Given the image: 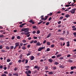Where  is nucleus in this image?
<instances>
[{"label": "nucleus", "mask_w": 76, "mask_h": 76, "mask_svg": "<svg viewBox=\"0 0 76 76\" xmlns=\"http://www.w3.org/2000/svg\"><path fill=\"white\" fill-rule=\"evenodd\" d=\"M17 38L18 39H20V37L19 36H18L17 37Z\"/></svg>", "instance_id": "7c9ffc66"}, {"label": "nucleus", "mask_w": 76, "mask_h": 76, "mask_svg": "<svg viewBox=\"0 0 76 76\" xmlns=\"http://www.w3.org/2000/svg\"><path fill=\"white\" fill-rule=\"evenodd\" d=\"M67 57H71V55L69 54L68 55H67Z\"/></svg>", "instance_id": "473e14b6"}, {"label": "nucleus", "mask_w": 76, "mask_h": 76, "mask_svg": "<svg viewBox=\"0 0 76 76\" xmlns=\"http://www.w3.org/2000/svg\"><path fill=\"white\" fill-rule=\"evenodd\" d=\"M11 60L10 59H8L7 60V62H10V61Z\"/></svg>", "instance_id": "49530a36"}, {"label": "nucleus", "mask_w": 76, "mask_h": 76, "mask_svg": "<svg viewBox=\"0 0 76 76\" xmlns=\"http://www.w3.org/2000/svg\"><path fill=\"white\" fill-rule=\"evenodd\" d=\"M25 61H26V63L25 64H26L28 63V59H26L25 60Z\"/></svg>", "instance_id": "b1692460"}, {"label": "nucleus", "mask_w": 76, "mask_h": 76, "mask_svg": "<svg viewBox=\"0 0 76 76\" xmlns=\"http://www.w3.org/2000/svg\"><path fill=\"white\" fill-rule=\"evenodd\" d=\"M22 42L23 43H25V42H26V40L24 39L22 40Z\"/></svg>", "instance_id": "dca6fc26"}, {"label": "nucleus", "mask_w": 76, "mask_h": 76, "mask_svg": "<svg viewBox=\"0 0 76 76\" xmlns=\"http://www.w3.org/2000/svg\"><path fill=\"white\" fill-rule=\"evenodd\" d=\"M53 60L52 59H49V62L50 63H52V62H53Z\"/></svg>", "instance_id": "f8f14e48"}, {"label": "nucleus", "mask_w": 76, "mask_h": 76, "mask_svg": "<svg viewBox=\"0 0 76 76\" xmlns=\"http://www.w3.org/2000/svg\"><path fill=\"white\" fill-rule=\"evenodd\" d=\"M61 56V55L60 54H58L57 55V57H60Z\"/></svg>", "instance_id": "2eb2a0df"}, {"label": "nucleus", "mask_w": 76, "mask_h": 76, "mask_svg": "<svg viewBox=\"0 0 76 76\" xmlns=\"http://www.w3.org/2000/svg\"><path fill=\"white\" fill-rule=\"evenodd\" d=\"M12 63H12V62H10L9 63V65H12Z\"/></svg>", "instance_id": "774afa93"}, {"label": "nucleus", "mask_w": 76, "mask_h": 76, "mask_svg": "<svg viewBox=\"0 0 76 76\" xmlns=\"http://www.w3.org/2000/svg\"><path fill=\"white\" fill-rule=\"evenodd\" d=\"M44 17V15H42L41 16V19L42 20H45L47 19V18L48 17V16H45V18H43Z\"/></svg>", "instance_id": "f257e3e1"}, {"label": "nucleus", "mask_w": 76, "mask_h": 76, "mask_svg": "<svg viewBox=\"0 0 76 76\" xmlns=\"http://www.w3.org/2000/svg\"><path fill=\"white\" fill-rule=\"evenodd\" d=\"M64 17L63 16H61L60 17V20H61V19H63L64 18Z\"/></svg>", "instance_id": "a19ab883"}, {"label": "nucleus", "mask_w": 76, "mask_h": 76, "mask_svg": "<svg viewBox=\"0 0 76 76\" xmlns=\"http://www.w3.org/2000/svg\"><path fill=\"white\" fill-rule=\"evenodd\" d=\"M34 69H37L38 68V66H35L34 67Z\"/></svg>", "instance_id": "de8ad7c7"}, {"label": "nucleus", "mask_w": 76, "mask_h": 76, "mask_svg": "<svg viewBox=\"0 0 76 76\" xmlns=\"http://www.w3.org/2000/svg\"><path fill=\"white\" fill-rule=\"evenodd\" d=\"M6 49H7V50H9L10 49V47L9 46H7L6 47Z\"/></svg>", "instance_id": "a211bd4d"}, {"label": "nucleus", "mask_w": 76, "mask_h": 76, "mask_svg": "<svg viewBox=\"0 0 76 76\" xmlns=\"http://www.w3.org/2000/svg\"><path fill=\"white\" fill-rule=\"evenodd\" d=\"M50 46L51 47H53V48L54 47V45H51Z\"/></svg>", "instance_id": "864d4df0"}, {"label": "nucleus", "mask_w": 76, "mask_h": 76, "mask_svg": "<svg viewBox=\"0 0 76 76\" xmlns=\"http://www.w3.org/2000/svg\"><path fill=\"white\" fill-rule=\"evenodd\" d=\"M29 31V29L28 28H25V30L24 31V32H27Z\"/></svg>", "instance_id": "39448f33"}, {"label": "nucleus", "mask_w": 76, "mask_h": 76, "mask_svg": "<svg viewBox=\"0 0 76 76\" xmlns=\"http://www.w3.org/2000/svg\"><path fill=\"white\" fill-rule=\"evenodd\" d=\"M15 44L16 47H18V46H19V42H17Z\"/></svg>", "instance_id": "7ed1b4c3"}, {"label": "nucleus", "mask_w": 76, "mask_h": 76, "mask_svg": "<svg viewBox=\"0 0 76 76\" xmlns=\"http://www.w3.org/2000/svg\"><path fill=\"white\" fill-rule=\"evenodd\" d=\"M72 30L73 31H76V28H73Z\"/></svg>", "instance_id": "4d7b16f0"}, {"label": "nucleus", "mask_w": 76, "mask_h": 76, "mask_svg": "<svg viewBox=\"0 0 76 76\" xmlns=\"http://www.w3.org/2000/svg\"><path fill=\"white\" fill-rule=\"evenodd\" d=\"M69 61L70 62V63H72L73 62V60H71V59H69Z\"/></svg>", "instance_id": "393cba45"}, {"label": "nucleus", "mask_w": 76, "mask_h": 76, "mask_svg": "<svg viewBox=\"0 0 76 76\" xmlns=\"http://www.w3.org/2000/svg\"><path fill=\"white\" fill-rule=\"evenodd\" d=\"M4 69L5 70H6L7 69V67H6V65H4Z\"/></svg>", "instance_id": "5701e85b"}, {"label": "nucleus", "mask_w": 76, "mask_h": 76, "mask_svg": "<svg viewBox=\"0 0 76 76\" xmlns=\"http://www.w3.org/2000/svg\"><path fill=\"white\" fill-rule=\"evenodd\" d=\"M61 26V24H60L58 25V28H60V27Z\"/></svg>", "instance_id": "09e8293b"}, {"label": "nucleus", "mask_w": 76, "mask_h": 76, "mask_svg": "<svg viewBox=\"0 0 76 76\" xmlns=\"http://www.w3.org/2000/svg\"><path fill=\"white\" fill-rule=\"evenodd\" d=\"M34 56H31V57L30 58V60H34Z\"/></svg>", "instance_id": "423d86ee"}, {"label": "nucleus", "mask_w": 76, "mask_h": 76, "mask_svg": "<svg viewBox=\"0 0 76 76\" xmlns=\"http://www.w3.org/2000/svg\"><path fill=\"white\" fill-rule=\"evenodd\" d=\"M53 69H54V70H56V69H57V68H56V67L54 66L53 67Z\"/></svg>", "instance_id": "a18cd8bd"}, {"label": "nucleus", "mask_w": 76, "mask_h": 76, "mask_svg": "<svg viewBox=\"0 0 76 76\" xmlns=\"http://www.w3.org/2000/svg\"><path fill=\"white\" fill-rule=\"evenodd\" d=\"M40 33V31L38 30L37 31V34H38Z\"/></svg>", "instance_id": "bb28decb"}, {"label": "nucleus", "mask_w": 76, "mask_h": 76, "mask_svg": "<svg viewBox=\"0 0 76 76\" xmlns=\"http://www.w3.org/2000/svg\"><path fill=\"white\" fill-rule=\"evenodd\" d=\"M44 48V47L40 48H39L38 49V51H41L42 50H43V49Z\"/></svg>", "instance_id": "f03ea898"}, {"label": "nucleus", "mask_w": 76, "mask_h": 76, "mask_svg": "<svg viewBox=\"0 0 76 76\" xmlns=\"http://www.w3.org/2000/svg\"><path fill=\"white\" fill-rule=\"evenodd\" d=\"M15 36H13L12 37V39H15Z\"/></svg>", "instance_id": "680f3d73"}, {"label": "nucleus", "mask_w": 76, "mask_h": 76, "mask_svg": "<svg viewBox=\"0 0 76 76\" xmlns=\"http://www.w3.org/2000/svg\"><path fill=\"white\" fill-rule=\"evenodd\" d=\"M14 48V46H10V49H13Z\"/></svg>", "instance_id": "c756f323"}, {"label": "nucleus", "mask_w": 76, "mask_h": 76, "mask_svg": "<svg viewBox=\"0 0 76 76\" xmlns=\"http://www.w3.org/2000/svg\"><path fill=\"white\" fill-rule=\"evenodd\" d=\"M63 58H63V57H60L59 58V60H63Z\"/></svg>", "instance_id": "c85d7f7f"}, {"label": "nucleus", "mask_w": 76, "mask_h": 76, "mask_svg": "<svg viewBox=\"0 0 76 76\" xmlns=\"http://www.w3.org/2000/svg\"><path fill=\"white\" fill-rule=\"evenodd\" d=\"M22 49L23 50H26V48L25 46H23L22 47Z\"/></svg>", "instance_id": "ddd939ff"}, {"label": "nucleus", "mask_w": 76, "mask_h": 76, "mask_svg": "<svg viewBox=\"0 0 76 76\" xmlns=\"http://www.w3.org/2000/svg\"><path fill=\"white\" fill-rule=\"evenodd\" d=\"M46 25H49V22H48L46 24Z\"/></svg>", "instance_id": "69168bd1"}, {"label": "nucleus", "mask_w": 76, "mask_h": 76, "mask_svg": "<svg viewBox=\"0 0 76 76\" xmlns=\"http://www.w3.org/2000/svg\"><path fill=\"white\" fill-rule=\"evenodd\" d=\"M23 43H20V46H22V45H23Z\"/></svg>", "instance_id": "e2e57ef3"}, {"label": "nucleus", "mask_w": 76, "mask_h": 76, "mask_svg": "<svg viewBox=\"0 0 76 76\" xmlns=\"http://www.w3.org/2000/svg\"><path fill=\"white\" fill-rule=\"evenodd\" d=\"M1 51L2 52H3V53L5 52V51L4 50H3V49L1 50Z\"/></svg>", "instance_id": "603ef678"}, {"label": "nucleus", "mask_w": 76, "mask_h": 76, "mask_svg": "<svg viewBox=\"0 0 76 76\" xmlns=\"http://www.w3.org/2000/svg\"><path fill=\"white\" fill-rule=\"evenodd\" d=\"M48 73L49 75H53V72H49Z\"/></svg>", "instance_id": "6ab92c4d"}, {"label": "nucleus", "mask_w": 76, "mask_h": 76, "mask_svg": "<svg viewBox=\"0 0 76 76\" xmlns=\"http://www.w3.org/2000/svg\"><path fill=\"white\" fill-rule=\"evenodd\" d=\"M28 74H31V71L30 70H28Z\"/></svg>", "instance_id": "f704fd0d"}, {"label": "nucleus", "mask_w": 76, "mask_h": 76, "mask_svg": "<svg viewBox=\"0 0 76 76\" xmlns=\"http://www.w3.org/2000/svg\"><path fill=\"white\" fill-rule=\"evenodd\" d=\"M3 48V45H1L0 46V49H2Z\"/></svg>", "instance_id": "4c0bfd02"}, {"label": "nucleus", "mask_w": 76, "mask_h": 76, "mask_svg": "<svg viewBox=\"0 0 76 76\" xmlns=\"http://www.w3.org/2000/svg\"><path fill=\"white\" fill-rule=\"evenodd\" d=\"M21 61H22L21 60H19L18 61V63H21Z\"/></svg>", "instance_id": "79ce46f5"}, {"label": "nucleus", "mask_w": 76, "mask_h": 76, "mask_svg": "<svg viewBox=\"0 0 76 76\" xmlns=\"http://www.w3.org/2000/svg\"><path fill=\"white\" fill-rule=\"evenodd\" d=\"M41 53H38L37 54V56H41Z\"/></svg>", "instance_id": "c9c22d12"}, {"label": "nucleus", "mask_w": 76, "mask_h": 76, "mask_svg": "<svg viewBox=\"0 0 76 76\" xmlns=\"http://www.w3.org/2000/svg\"><path fill=\"white\" fill-rule=\"evenodd\" d=\"M29 67H30V66H25L26 68H29Z\"/></svg>", "instance_id": "37998d69"}, {"label": "nucleus", "mask_w": 76, "mask_h": 76, "mask_svg": "<svg viewBox=\"0 0 76 76\" xmlns=\"http://www.w3.org/2000/svg\"><path fill=\"white\" fill-rule=\"evenodd\" d=\"M4 73L6 74H8V72L7 71L4 72Z\"/></svg>", "instance_id": "052dcab7"}, {"label": "nucleus", "mask_w": 76, "mask_h": 76, "mask_svg": "<svg viewBox=\"0 0 76 76\" xmlns=\"http://www.w3.org/2000/svg\"><path fill=\"white\" fill-rule=\"evenodd\" d=\"M33 21V20H31L29 21V22H30V23H32Z\"/></svg>", "instance_id": "ea45409f"}, {"label": "nucleus", "mask_w": 76, "mask_h": 76, "mask_svg": "<svg viewBox=\"0 0 76 76\" xmlns=\"http://www.w3.org/2000/svg\"><path fill=\"white\" fill-rule=\"evenodd\" d=\"M31 54V52L29 51L28 52V54H27L26 55L27 56H30V55Z\"/></svg>", "instance_id": "0eeeda50"}, {"label": "nucleus", "mask_w": 76, "mask_h": 76, "mask_svg": "<svg viewBox=\"0 0 76 76\" xmlns=\"http://www.w3.org/2000/svg\"><path fill=\"white\" fill-rule=\"evenodd\" d=\"M53 15V13L52 12H50V14H48V16H51Z\"/></svg>", "instance_id": "aec40b11"}, {"label": "nucleus", "mask_w": 76, "mask_h": 76, "mask_svg": "<svg viewBox=\"0 0 76 76\" xmlns=\"http://www.w3.org/2000/svg\"><path fill=\"white\" fill-rule=\"evenodd\" d=\"M64 65H61L59 66V67L61 68V69H63V68H64Z\"/></svg>", "instance_id": "6e6552de"}, {"label": "nucleus", "mask_w": 76, "mask_h": 76, "mask_svg": "<svg viewBox=\"0 0 76 76\" xmlns=\"http://www.w3.org/2000/svg\"><path fill=\"white\" fill-rule=\"evenodd\" d=\"M71 13L72 14L75 13V10H72L71 11Z\"/></svg>", "instance_id": "1a4fd4ad"}, {"label": "nucleus", "mask_w": 76, "mask_h": 76, "mask_svg": "<svg viewBox=\"0 0 76 76\" xmlns=\"http://www.w3.org/2000/svg\"><path fill=\"white\" fill-rule=\"evenodd\" d=\"M18 70V68H15L14 69V70L15 71H16V70Z\"/></svg>", "instance_id": "0e129e2a"}, {"label": "nucleus", "mask_w": 76, "mask_h": 76, "mask_svg": "<svg viewBox=\"0 0 76 76\" xmlns=\"http://www.w3.org/2000/svg\"><path fill=\"white\" fill-rule=\"evenodd\" d=\"M46 44L47 45H50L51 43L50 42H47Z\"/></svg>", "instance_id": "9b49d317"}, {"label": "nucleus", "mask_w": 76, "mask_h": 76, "mask_svg": "<svg viewBox=\"0 0 76 76\" xmlns=\"http://www.w3.org/2000/svg\"><path fill=\"white\" fill-rule=\"evenodd\" d=\"M51 19H52V18H51V17H50L49 18V21L51 20Z\"/></svg>", "instance_id": "5fc2aeb1"}, {"label": "nucleus", "mask_w": 76, "mask_h": 76, "mask_svg": "<svg viewBox=\"0 0 76 76\" xmlns=\"http://www.w3.org/2000/svg\"><path fill=\"white\" fill-rule=\"evenodd\" d=\"M31 47V46L30 45H29L27 46V48H30V47Z\"/></svg>", "instance_id": "338daca9"}, {"label": "nucleus", "mask_w": 76, "mask_h": 76, "mask_svg": "<svg viewBox=\"0 0 76 76\" xmlns=\"http://www.w3.org/2000/svg\"><path fill=\"white\" fill-rule=\"evenodd\" d=\"M55 64H56V65H57V64H59V63H58V62L55 61Z\"/></svg>", "instance_id": "f3484780"}, {"label": "nucleus", "mask_w": 76, "mask_h": 76, "mask_svg": "<svg viewBox=\"0 0 76 76\" xmlns=\"http://www.w3.org/2000/svg\"><path fill=\"white\" fill-rule=\"evenodd\" d=\"M72 6V5H65V7H69L70 6Z\"/></svg>", "instance_id": "4be33fe9"}, {"label": "nucleus", "mask_w": 76, "mask_h": 76, "mask_svg": "<svg viewBox=\"0 0 76 76\" xmlns=\"http://www.w3.org/2000/svg\"><path fill=\"white\" fill-rule=\"evenodd\" d=\"M65 17H66L67 18H68L69 17H70V15H69L67 14L65 16Z\"/></svg>", "instance_id": "4468645a"}, {"label": "nucleus", "mask_w": 76, "mask_h": 76, "mask_svg": "<svg viewBox=\"0 0 76 76\" xmlns=\"http://www.w3.org/2000/svg\"><path fill=\"white\" fill-rule=\"evenodd\" d=\"M25 28H22V29H21V31H25Z\"/></svg>", "instance_id": "2f4dec72"}, {"label": "nucleus", "mask_w": 76, "mask_h": 76, "mask_svg": "<svg viewBox=\"0 0 76 76\" xmlns=\"http://www.w3.org/2000/svg\"><path fill=\"white\" fill-rule=\"evenodd\" d=\"M41 45V44L39 42H38L36 44V45H37V46H39Z\"/></svg>", "instance_id": "20e7f679"}, {"label": "nucleus", "mask_w": 76, "mask_h": 76, "mask_svg": "<svg viewBox=\"0 0 76 76\" xmlns=\"http://www.w3.org/2000/svg\"><path fill=\"white\" fill-rule=\"evenodd\" d=\"M51 33H50L49 34L47 38H49L50 36H51Z\"/></svg>", "instance_id": "a878e982"}, {"label": "nucleus", "mask_w": 76, "mask_h": 76, "mask_svg": "<svg viewBox=\"0 0 76 76\" xmlns=\"http://www.w3.org/2000/svg\"><path fill=\"white\" fill-rule=\"evenodd\" d=\"M73 35H74L75 37H76V32H74L73 33Z\"/></svg>", "instance_id": "cd10ccee"}, {"label": "nucleus", "mask_w": 76, "mask_h": 76, "mask_svg": "<svg viewBox=\"0 0 76 76\" xmlns=\"http://www.w3.org/2000/svg\"><path fill=\"white\" fill-rule=\"evenodd\" d=\"M61 21H59L58 22V24H60L61 23Z\"/></svg>", "instance_id": "72a5a7b5"}, {"label": "nucleus", "mask_w": 76, "mask_h": 76, "mask_svg": "<svg viewBox=\"0 0 76 76\" xmlns=\"http://www.w3.org/2000/svg\"><path fill=\"white\" fill-rule=\"evenodd\" d=\"M70 43V42H67V47H69L70 46V44H69Z\"/></svg>", "instance_id": "9d476101"}, {"label": "nucleus", "mask_w": 76, "mask_h": 76, "mask_svg": "<svg viewBox=\"0 0 76 76\" xmlns=\"http://www.w3.org/2000/svg\"><path fill=\"white\" fill-rule=\"evenodd\" d=\"M61 13V11H59V12H57L56 13V14H57L58 13H59V14H60V13Z\"/></svg>", "instance_id": "bf43d9fd"}, {"label": "nucleus", "mask_w": 76, "mask_h": 76, "mask_svg": "<svg viewBox=\"0 0 76 76\" xmlns=\"http://www.w3.org/2000/svg\"><path fill=\"white\" fill-rule=\"evenodd\" d=\"M46 42H47V41L46 40H45L43 42V44H45L46 43Z\"/></svg>", "instance_id": "3c124183"}, {"label": "nucleus", "mask_w": 76, "mask_h": 76, "mask_svg": "<svg viewBox=\"0 0 76 76\" xmlns=\"http://www.w3.org/2000/svg\"><path fill=\"white\" fill-rule=\"evenodd\" d=\"M34 44H36L37 42V40H35L34 42Z\"/></svg>", "instance_id": "8fccbe9b"}, {"label": "nucleus", "mask_w": 76, "mask_h": 76, "mask_svg": "<svg viewBox=\"0 0 76 76\" xmlns=\"http://www.w3.org/2000/svg\"><path fill=\"white\" fill-rule=\"evenodd\" d=\"M48 66H46L45 67V70H48Z\"/></svg>", "instance_id": "13d9d810"}, {"label": "nucleus", "mask_w": 76, "mask_h": 76, "mask_svg": "<svg viewBox=\"0 0 76 76\" xmlns=\"http://www.w3.org/2000/svg\"><path fill=\"white\" fill-rule=\"evenodd\" d=\"M71 70H73L74 69V67L73 66H72L71 67Z\"/></svg>", "instance_id": "58836bf2"}, {"label": "nucleus", "mask_w": 76, "mask_h": 76, "mask_svg": "<svg viewBox=\"0 0 76 76\" xmlns=\"http://www.w3.org/2000/svg\"><path fill=\"white\" fill-rule=\"evenodd\" d=\"M52 58H56V56H53L52 57Z\"/></svg>", "instance_id": "6e6d98bb"}, {"label": "nucleus", "mask_w": 76, "mask_h": 76, "mask_svg": "<svg viewBox=\"0 0 76 76\" xmlns=\"http://www.w3.org/2000/svg\"><path fill=\"white\" fill-rule=\"evenodd\" d=\"M47 51H50V49L49 48H48L47 49Z\"/></svg>", "instance_id": "e433bc0d"}, {"label": "nucleus", "mask_w": 76, "mask_h": 76, "mask_svg": "<svg viewBox=\"0 0 76 76\" xmlns=\"http://www.w3.org/2000/svg\"><path fill=\"white\" fill-rule=\"evenodd\" d=\"M4 36H3V35L1 34L0 35V38H3Z\"/></svg>", "instance_id": "c03bdc74"}, {"label": "nucleus", "mask_w": 76, "mask_h": 76, "mask_svg": "<svg viewBox=\"0 0 76 76\" xmlns=\"http://www.w3.org/2000/svg\"><path fill=\"white\" fill-rule=\"evenodd\" d=\"M30 32L28 31L26 33H25V35H28V34H30Z\"/></svg>", "instance_id": "412c9836"}]
</instances>
